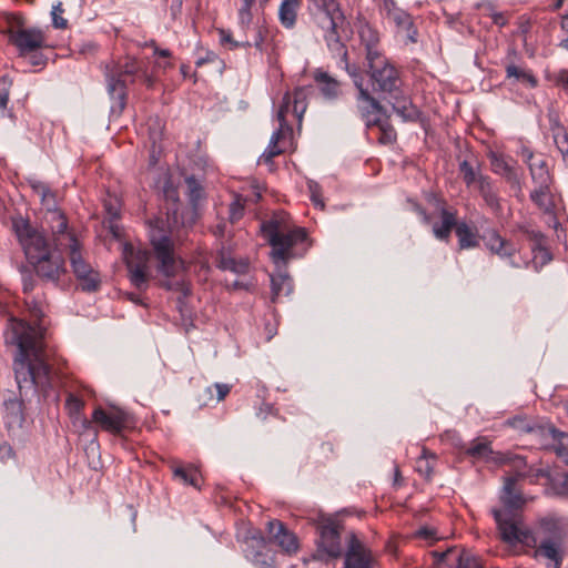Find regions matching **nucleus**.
<instances>
[{
	"label": "nucleus",
	"mask_w": 568,
	"mask_h": 568,
	"mask_svg": "<svg viewBox=\"0 0 568 568\" xmlns=\"http://www.w3.org/2000/svg\"><path fill=\"white\" fill-rule=\"evenodd\" d=\"M548 433L552 439V449L568 464V434L561 433L554 427H549Z\"/></svg>",
	"instance_id": "nucleus-39"
},
{
	"label": "nucleus",
	"mask_w": 568,
	"mask_h": 568,
	"mask_svg": "<svg viewBox=\"0 0 568 568\" xmlns=\"http://www.w3.org/2000/svg\"><path fill=\"white\" fill-rule=\"evenodd\" d=\"M368 128L371 130H377V140L382 144H390L396 139L394 128L383 118L376 116L374 119H368Z\"/></svg>",
	"instance_id": "nucleus-33"
},
{
	"label": "nucleus",
	"mask_w": 568,
	"mask_h": 568,
	"mask_svg": "<svg viewBox=\"0 0 568 568\" xmlns=\"http://www.w3.org/2000/svg\"><path fill=\"white\" fill-rule=\"evenodd\" d=\"M122 257L131 284L140 292L145 291L151 278L149 253L143 250H135L132 244L125 242L122 244Z\"/></svg>",
	"instance_id": "nucleus-9"
},
{
	"label": "nucleus",
	"mask_w": 568,
	"mask_h": 568,
	"mask_svg": "<svg viewBox=\"0 0 568 568\" xmlns=\"http://www.w3.org/2000/svg\"><path fill=\"white\" fill-rule=\"evenodd\" d=\"M456 213L446 209L442 210V223L433 226L434 235L438 240H447L450 235L452 229L456 227Z\"/></svg>",
	"instance_id": "nucleus-36"
},
{
	"label": "nucleus",
	"mask_w": 568,
	"mask_h": 568,
	"mask_svg": "<svg viewBox=\"0 0 568 568\" xmlns=\"http://www.w3.org/2000/svg\"><path fill=\"white\" fill-rule=\"evenodd\" d=\"M490 166L494 173L501 175L510 187L515 191L516 196L521 195L523 185L521 178L516 170V161L503 153L490 152L489 155Z\"/></svg>",
	"instance_id": "nucleus-15"
},
{
	"label": "nucleus",
	"mask_w": 568,
	"mask_h": 568,
	"mask_svg": "<svg viewBox=\"0 0 568 568\" xmlns=\"http://www.w3.org/2000/svg\"><path fill=\"white\" fill-rule=\"evenodd\" d=\"M383 18L393 23L397 32L402 33L408 41H417V31L414 28L410 14L397 7L395 0H383L381 9Z\"/></svg>",
	"instance_id": "nucleus-14"
},
{
	"label": "nucleus",
	"mask_w": 568,
	"mask_h": 568,
	"mask_svg": "<svg viewBox=\"0 0 568 568\" xmlns=\"http://www.w3.org/2000/svg\"><path fill=\"white\" fill-rule=\"evenodd\" d=\"M272 301L275 302L281 295H288L292 290V280L287 274H278L271 277Z\"/></svg>",
	"instance_id": "nucleus-40"
},
{
	"label": "nucleus",
	"mask_w": 568,
	"mask_h": 568,
	"mask_svg": "<svg viewBox=\"0 0 568 568\" xmlns=\"http://www.w3.org/2000/svg\"><path fill=\"white\" fill-rule=\"evenodd\" d=\"M108 229L115 240H121L122 229L119 224H116L115 220L108 221Z\"/></svg>",
	"instance_id": "nucleus-64"
},
{
	"label": "nucleus",
	"mask_w": 568,
	"mask_h": 568,
	"mask_svg": "<svg viewBox=\"0 0 568 568\" xmlns=\"http://www.w3.org/2000/svg\"><path fill=\"white\" fill-rule=\"evenodd\" d=\"M92 423L98 424L103 430L120 434L130 424V415L122 409L114 408L110 412L101 407L94 409Z\"/></svg>",
	"instance_id": "nucleus-16"
},
{
	"label": "nucleus",
	"mask_w": 568,
	"mask_h": 568,
	"mask_svg": "<svg viewBox=\"0 0 568 568\" xmlns=\"http://www.w3.org/2000/svg\"><path fill=\"white\" fill-rule=\"evenodd\" d=\"M104 209L109 215V220H116L120 215L119 202L116 199L104 201Z\"/></svg>",
	"instance_id": "nucleus-54"
},
{
	"label": "nucleus",
	"mask_w": 568,
	"mask_h": 568,
	"mask_svg": "<svg viewBox=\"0 0 568 568\" xmlns=\"http://www.w3.org/2000/svg\"><path fill=\"white\" fill-rule=\"evenodd\" d=\"M301 0H283L278 9V19L286 29H292L296 23Z\"/></svg>",
	"instance_id": "nucleus-32"
},
{
	"label": "nucleus",
	"mask_w": 568,
	"mask_h": 568,
	"mask_svg": "<svg viewBox=\"0 0 568 568\" xmlns=\"http://www.w3.org/2000/svg\"><path fill=\"white\" fill-rule=\"evenodd\" d=\"M22 284H23V293L26 294V296L32 295V292L38 286V280L29 274V275H26L23 277V283Z\"/></svg>",
	"instance_id": "nucleus-57"
},
{
	"label": "nucleus",
	"mask_w": 568,
	"mask_h": 568,
	"mask_svg": "<svg viewBox=\"0 0 568 568\" xmlns=\"http://www.w3.org/2000/svg\"><path fill=\"white\" fill-rule=\"evenodd\" d=\"M343 568H377V559L373 551L353 531L345 536Z\"/></svg>",
	"instance_id": "nucleus-12"
},
{
	"label": "nucleus",
	"mask_w": 568,
	"mask_h": 568,
	"mask_svg": "<svg viewBox=\"0 0 568 568\" xmlns=\"http://www.w3.org/2000/svg\"><path fill=\"white\" fill-rule=\"evenodd\" d=\"M173 226H166L162 219L150 221L149 237L158 262V272L163 276L160 286L166 291L180 292L183 297L191 293L190 284L181 276L185 270L183 260L176 257L172 241Z\"/></svg>",
	"instance_id": "nucleus-4"
},
{
	"label": "nucleus",
	"mask_w": 568,
	"mask_h": 568,
	"mask_svg": "<svg viewBox=\"0 0 568 568\" xmlns=\"http://www.w3.org/2000/svg\"><path fill=\"white\" fill-rule=\"evenodd\" d=\"M307 187L311 194V201L316 207H320L321 210L324 209L325 204L322 197V189L320 184L315 181H308Z\"/></svg>",
	"instance_id": "nucleus-47"
},
{
	"label": "nucleus",
	"mask_w": 568,
	"mask_h": 568,
	"mask_svg": "<svg viewBox=\"0 0 568 568\" xmlns=\"http://www.w3.org/2000/svg\"><path fill=\"white\" fill-rule=\"evenodd\" d=\"M516 478L507 477L504 483L500 499L505 506L504 509L513 511L523 506L525 503L520 494L515 490Z\"/></svg>",
	"instance_id": "nucleus-30"
},
{
	"label": "nucleus",
	"mask_w": 568,
	"mask_h": 568,
	"mask_svg": "<svg viewBox=\"0 0 568 568\" xmlns=\"http://www.w3.org/2000/svg\"><path fill=\"white\" fill-rule=\"evenodd\" d=\"M536 554L555 561L557 567L561 561L559 546L552 540L542 541L537 548Z\"/></svg>",
	"instance_id": "nucleus-43"
},
{
	"label": "nucleus",
	"mask_w": 568,
	"mask_h": 568,
	"mask_svg": "<svg viewBox=\"0 0 568 568\" xmlns=\"http://www.w3.org/2000/svg\"><path fill=\"white\" fill-rule=\"evenodd\" d=\"M361 45L365 50V62L384 57L381 50L379 33L369 23L363 22L358 28Z\"/></svg>",
	"instance_id": "nucleus-21"
},
{
	"label": "nucleus",
	"mask_w": 568,
	"mask_h": 568,
	"mask_svg": "<svg viewBox=\"0 0 568 568\" xmlns=\"http://www.w3.org/2000/svg\"><path fill=\"white\" fill-rule=\"evenodd\" d=\"M185 184L191 203L196 205L204 197V191L201 183L194 176H187L185 179Z\"/></svg>",
	"instance_id": "nucleus-46"
},
{
	"label": "nucleus",
	"mask_w": 568,
	"mask_h": 568,
	"mask_svg": "<svg viewBox=\"0 0 568 568\" xmlns=\"http://www.w3.org/2000/svg\"><path fill=\"white\" fill-rule=\"evenodd\" d=\"M529 173L535 186L554 184V176L549 171L548 163L541 156L535 160L534 164H530Z\"/></svg>",
	"instance_id": "nucleus-29"
},
{
	"label": "nucleus",
	"mask_w": 568,
	"mask_h": 568,
	"mask_svg": "<svg viewBox=\"0 0 568 568\" xmlns=\"http://www.w3.org/2000/svg\"><path fill=\"white\" fill-rule=\"evenodd\" d=\"M529 475H526L524 478H530L532 483L538 481L540 478L548 477V471L542 468H534L529 467Z\"/></svg>",
	"instance_id": "nucleus-59"
},
{
	"label": "nucleus",
	"mask_w": 568,
	"mask_h": 568,
	"mask_svg": "<svg viewBox=\"0 0 568 568\" xmlns=\"http://www.w3.org/2000/svg\"><path fill=\"white\" fill-rule=\"evenodd\" d=\"M230 220L232 223L239 221L243 216L244 204L241 196H236L234 201L230 204Z\"/></svg>",
	"instance_id": "nucleus-51"
},
{
	"label": "nucleus",
	"mask_w": 568,
	"mask_h": 568,
	"mask_svg": "<svg viewBox=\"0 0 568 568\" xmlns=\"http://www.w3.org/2000/svg\"><path fill=\"white\" fill-rule=\"evenodd\" d=\"M12 230L27 261L41 281L59 286L68 274L67 255L81 290L98 291L101 284L100 274L87 261L83 243L74 230L49 240L29 220L22 217L12 220Z\"/></svg>",
	"instance_id": "nucleus-1"
},
{
	"label": "nucleus",
	"mask_w": 568,
	"mask_h": 568,
	"mask_svg": "<svg viewBox=\"0 0 568 568\" xmlns=\"http://www.w3.org/2000/svg\"><path fill=\"white\" fill-rule=\"evenodd\" d=\"M558 131L554 132V142L561 153V155L568 154V134L567 132L561 129L559 125Z\"/></svg>",
	"instance_id": "nucleus-49"
},
{
	"label": "nucleus",
	"mask_w": 568,
	"mask_h": 568,
	"mask_svg": "<svg viewBox=\"0 0 568 568\" xmlns=\"http://www.w3.org/2000/svg\"><path fill=\"white\" fill-rule=\"evenodd\" d=\"M474 187L477 190L481 197L496 190L491 180L487 175L484 179H480L479 183H477Z\"/></svg>",
	"instance_id": "nucleus-53"
},
{
	"label": "nucleus",
	"mask_w": 568,
	"mask_h": 568,
	"mask_svg": "<svg viewBox=\"0 0 568 568\" xmlns=\"http://www.w3.org/2000/svg\"><path fill=\"white\" fill-rule=\"evenodd\" d=\"M264 33L265 29L263 26H256L254 28V37L253 41L248 40L247 36H245V39L242 41H235L233 40L231 33L225 30L220 31V40L222 43L230 44V49H236L240 47H252L254 45L257 50H263V41H264Z\"/></svg>",
	"instance_id": "nucleus-24"
},
{
	"label": "nucleus",
	"mask_w": 568,
	"mask_h": 568,
	"mask_svg": "<svg viewBox=\"0 0 568 568\" xmlns=\"http://www.w3.org/2000/svg\"><path fill=\"white\" fill-rule=\"evenodd\" d=\"M10 459H14V450L9 444L3 443L0 445V460L7 463Z\"/></svg>",
	"instance_id": "nucleus-58"
},
{
	"label": "nucleus",
	"mask_w": 568,
	"mask_h": 568,
	"mask_svg": "<svg viewBox=\"0 0 568 568\" xmlns=\"http://www.w3.org/2000/svg\"><path fill=\"white\" fill-rule=\"evenodd\" d=\"M549 79L561 89L568 91V70L562 69L549 75Z\"/></svg>",
	"instance_id": "nucleus-52"
},
{
	"label": "nucleus",
	"mask_w": 568,
	"mask_h": 568,
	"mask_svg": "<svg viewBox=\"0 0 568 568\" xmlns=\"http://www.w3.org/2000/svg\"><path fill=\"white\" fill-rule=\"evenodd\" d=\"M314 81L326 100H335L341 94V83L327 72L316 70L314 72Z\"/></svg>",
	"instance_id": "nucleus-25"
},
{
	"label": "nucleus",
	"mask_w": 568,
	"mask_h": 568,
	"mask_svg": "<svg viewBox=\"0 0 568 568\" xmlns=\"http://www.w3.org/2000/svg\"><path fill=\"white\" fill-rule=\"evenodd\" d=\"M495 465H508L511 470L515 473L514 478H524L526 475H529L528 466L526 459L520 455H515L511 453H496V456H493Z\"/></svg>",
	"instance_id": "nucleus-26"
},
{
	"label": "nucleus",
	"mask_w": 568,
	"mask_h": 568,
	"mask_svg": "<svg viewBox=\"0 0 568 568\" xmlns=\"http://www.w3.org/2000/svg\"><path fill=\"white\" fill-rule=\"evenodd\" d=\"M464 453L473 459L485 460L487 463H494L493 456H496V453H494L491 448V442L484 436L473 439L468 447L465 448Z\"/></svg>",
	"instance_id": "nucleus-23"
},
{
	"label": "nucleus",
	"mask_w": 568,
	"mask_h": 568,
	"mask_svg": "<svg viewBox=\"0 0 568 568\" xmlns=\"http://www.w3.org/2000/svg\"><path fill=\"white\" fill-rule=\"evenodd\" d=\"M40 200L45 210L41 229H38L40 232H43L45 236L47 233H50L48 239L52 240L72 230L65 214L58 209L57 194L51 189Z\"/></svg>",
	"instance_id": "nucleus-11"
},
{
	"label": "nucleus",
	"mask_w": 568,
	"mask_h": 568,
	"mask_svg": "<svg viewBox=\"0 0 568 568\" xmlns=\"http://www.w3.org/2000/svg\"><path fill=\"white\" fill-rule=\"evenodd\" d=\"M459 173L462 175L463 181L468 187L475 186L477 183H479L480 179H484L486 176L480 172V168L478 164L473 165L467 160L460 162Z\"/></svg>",
	"instance_id": "nucleus-37"
},
{
	"label": "nucleus",
	"mask_w": 568,
	"mask_h": 568,
	"mask_svg": "<svg viewBox=\"0 0 568 568\" xmlns=\"http://www.w3.org/2000/svg\"><path fill=\"white\" fill-rule=\"evenodd\" d=\"M9 41L17 48L20 57H28L45 45V36L37 28H17L9 31Z\"/></svg>",
	"instance_id": "nucleus-13"
},
{
	"label": "nucleus",
	"mask_w": 568,
	"mask_h": 568,
	"mask_svg": "<svg viewBox=\"0 0 568 568\" xmlns=\"http://www.w3.org/2000/svg\"><path fill=\"white\" fill-rule=\"evenodd\" d=\"M26 305L31 314V316L38 321L43 316V306L42 303L37 301L36 296L28 295L26 296Z\"/></svg>",
	"instance_id": "nucleus-48"
},
{
	"label": "nucleus",
	"mask_w": 568,
	"mask_h": 568,
	"mask_svg": "<svg viewBox=\"0 0 568 568\" xmlns=\"http://www.w3.org/2000/svg\"><path fill=\"white\" fill-rule=\"evenodd\" d=\"M530 200L544 213H552L556 207L551 185L535 186L530 193Z\"/></svg>",
	"instance_id": "nucleus-27"
},
{
	"label": "nucleus",
	"mask_w": 568,
	"mask_h": 568,
	"mask_svg": "<svg viewBox=\"0 0 568 568\" xmlns=\"http://www.w3.org/2000/svg\"><path fill=\"white\" fill-rule=\"evenodd\" d=\"M394 101L392 102L394 111L404 119H410L415 115V110L410 101L399 95V90L396 93L389 94Z\"/></svg>",
	"instance_id": "nucleus-42"
},
{
	"label": "nucleus",
	"mask_w": 568,
	"mask_h": 568,
	"mask_svg": "<svg viewBox=\"0 0 568 568\" xmlns=\"http://www.w3.org/2000/svg\"><path fill=\"white\" fill-rule=\"evenodd\" d=\"M216 265L223 271H231L235 274H245L248 270V263L245 260H236L231 252L224 247L217 254Z\"/></svg>",
	"instance_id": "nucleus-28"
},
{
	"label": "nucleus",
	"mask_w": 568,
	"mask_h": 568,
	"mask_svg": "<svg viewBox=\"0 0 568 568\" xmlns=\"http://www.w3.org/2000/svg\"><path fill=\"white\" fill-rule=\"evenodd\" d=\"M520 155L524 160V162L527 164L528 169L530 168V164H534L535 160L538 158L535 156L534 152L529 150L528 148H521Z\"/></svg>",
	"instance_id": "nucleus-63"
},
{
	"label": "nucleus",
	"mask_w": 568,
	"mask_h": 568,
	"mask_svg": "<svg viewBox=\"0 0 568 568\" xmlns=\"http://www.w3.org/2000/svg\"><path fill=\"white\" fill-rule=\"evenodd\" d=\"M28 182H29V185L32 189V191L39 197H41L44 193H47L50 190V186L42 181H39L36 179H30Z\"/></svg>",
	"instance_id": "nucleus-55"
},
{
	"label": "nucleus",
	"mask_w": 568,
	"mask_h": 568,
	"mask_svg": "<svg viewBox=\"0 0 568 568\" xmlns=\"http://www.w3.org/2000/svg\"><path fill=\"white\" fill-rule=\"evenodd\" d=\"M44 328L10 318L4 339L16 347L13 371L20 395L45 393L51 387L52 369L44 346Z\"/></svg>",
	"instance_id": "nucleus-2"
},
{
	"label": "nucleus",
	"mask_w": 568,
	"mask_h": 568,
	"mask_svg": "<svg viewBox=\"0 0 568 568\" xmlns=\"http://www.w3.org/2000/svg\"><path fill=\"white\" fill-rule=\"evenodd\" d=\"M83 407L84 402L81 398L74 394L68 395L65 400V409L72 419L73 426L78 427L81 432H88L92 429V422L82 415Z\"/></svg>",
	"instance_id": "nucleus-22"
},
{
	"label": "nucleus",
	"mask_w": 568,
	"mask_h": 568,
	"mask_svg": "<svg viewBox=\"0 0 568 568\" xmlns=\"http://www.w3.org/2000/svg\"><path fill=\"white\" fill-rule=\"evenodd\" d=\"M7 410L14 415L16 419H21V404L18 400H9L6 403Z\"/></svg>",
	"instance_id": "nucleus-62"
},
{
	"label": "nucleus",
	"mask_w": 568,
	"mask_h": 568,
	"mask_svg": "<svg viewBox=\"0 0 568 568\" xmlns=\"http://www.w3.org/2000/svg\"><path fill=\"white\" fill-rule=\"evenodd\" d=\"M483 200L485 201L486 205L494 212H498L500 210L499 197L496 190L484 196Z\"/></svg>",
	"instance_id": "nucleus-56"
},
{
	"label": "nucleus",
	"mask_w": 568,
	"mask_h": 568,
	"mask_svg": "<svg viewBox=\"0 0 568 568\" xmlns=\"http://www.w3.org/2000/svg\"><path fill=\"white\" fill-rule=\"evenodd\" d=\"M255 0H242V4L239 8V27L243 31L244 36H247L248 31L254 32L256 26H261L260 21L253 22L252 7Z\"/></svg>",
	"instance_id": "nucleus-34"
},
{
	"label": "nucleus",
	"mask_w": 568,
	"mask_h": 568,
	"mask_svg": "<svg viewBox=\"0 0 568 568\" xmlns=\"http://www.w3.org/2000/svg\"><path fill=\"white\" fill-rule=\"evenodd\" d=\"M26 58L29 59V63L33 67H41L45 63V60H44L42 53H40V50L28 54V57H26Z\"/></svg>",
	"instance_id": "nucleus-61"
},
{
	"label": "nucleus",
	"mask_w": 568,
	"mask_h": 568,
	"mask_svg": "<svg viewBox=\"0 0 568 568\" xmlns=\"http://www.w3.org/2000/svg\"><path fill=\"white\" fill-rule=\"evenodd\" d=\"M139 70V65L134 60H128L124 64H112L105 68V78L108 92L120 111L125 106L126 82L125 77L134 75Z\"/></svg>",
	"instance_id": "nucleus-10"
},
{
	"label": "nucleus",
	"mask_w": 568,
	"mask_h": 568,
	"mask_svg": "<svg viewBox=\"0 0 568 568\" xmlns=\"http://www.w3.org/2000/svg\"><path fill=\"white\" fill-rule=\"evenodd\" d=\"M64 12L62 8V3L58 2L52 6L51 16H52V24L54 28L64 29L68 26L67 19L62 18V13Z\"/></svg>",
	"instance_id": "nucleus-50"
},
{
	"label": "nucleus",
	"mask_w": 568,
	"mask_h": 568,
	"mask_svg": "<svg viewBox=\"0 0 568 568\" xmlns=\"http://www.w3.org/2000/svg\"><path fill=\"white\" fill-rule=\"evenodd\" d=\"M507 78H515L517 81L528 83L530 87L537 85L536 78L527 70L516 67L515 64H509L506 67Z\"/></svg>",
	"instance_id": "nucleus-44"
},
{
	"label": "nucleus",
	"mask_w": 568,
	"mask_h": 568,
	"mask_svg": "<svg viewBox=\"0 0 568 568\" xmlns=\"http://www.w3.org/2000/svg\"><path fill=\"white\" fill-rule=\"evenodd\" d=\"M291 132L292 128L288 124H286V126H282V123H280V128L272 134L268 146L261 156L265 163H271L273 158L284 151L278 146V143L286 134H290Z\"/></svg>",
	"instance_id": "nucleus-31"
},
{
	"label": "nucleus",
	"mask_w": 568,
	"mask_h": 568,
	"mask_svg": "<svg viewBox=\"0 0 568 568\" xmlns=\"http://www.w3.org/2000/svg\"><path fill=\"white\" fill-rule=\"evenodd\" d=\"M456 235L458 237L459 247L470 248L478 245L476 234L466 223H458L456 225Z\"/></svg>",
	"instance_id": "nucleus-41"
},
{
	"label": "nucleus",
	"mask_w": 568,
	"mask_h": 568,
	"mask_svg": "<svg viewBox=\"0 0 568 568\" xmlns=\"http://www.w3.org/2000/svg\"><path fill=\"white\" fill-rule=\"evenodd\" d=\"M343 523L332 516H321L316 521V551L314 558L328 562L343 555L342 532Z\"/></svg>",
	"instance_id": "nucleus-6"
},
{
	"label": "nucleus",
	"mask_w": 568,
	"mask_h": 568,
	"mask_svg": "<svg viewBox=\"0 0 568 568\" xmlns=\"http://www.w3.org/2000/svg\"><path fill=\"white\" fill-rule=\"evenodd\" d=\"M214 388L216 389L217 393V402L223 400L231 392V385L224 383H215Z\"/></svg>",
	"instance_id": "nucleus-60"
},
{
	"label": "nucleus",
	"mask_w": 568,
	"mask_h": 568,
	"mask_svg": "<svg viewBox=\"0 0 568 568\" xmlns=\"http://www.w3.org/2000/svg\"><path fill=\"white\" fill-rule=\"evenodd\" d=\"M433 556L437 565L457 562V568H483L478 558L468 551H458L455 548H448L445 551L435 550Z\"/></svg>",
	"instance_id": "nucleus-20"
},
{
	"label": "nucleus",
	"mask_w": 568,
	"mask_h": 568,
	"mask_svg": "<svg viewBox=\"0 0 568 568\" xmlns=\"http://www.w3.org/2000/svg\"><path fill=\"white\" fill-rule=\"evenodd\" d=\"M491 514L497 524L500 539L505 544L510 547L517 545L535 546L536 540L531 531L521 524L514 511L494 508Z\"/></svg>",
	"instance_id": "nucleus-7"
},
{
	"label": "nucleus",
	"mask_w": 568,
	"mask_h": 568,
	"mask_svg": "<svg viewBox=\"0 0 568 568\" xmlns=\"http://www.w3.org/2000/svg\"><path fill=\"white\" fill-rule=\"evenodd\" d=\"M429 458H435L432 453L426 448L422 449V455L417 458L415 468L416 470L426 478H429L433 474L434 463Z\"/></svg>",
	"instance_id": "nucleus-45"
},
{
	"label": "nucleus",
	"mask_w": 568,
	"mask_h": 568,
	"mask_svg": "<svg viewBox=\"0 0 568 568\" xmlns=\"http://www.w3.org/2000/svg\"><path fill=\"white\" fill-rule=\"evenodd\" d=\"M267 532L270 540L276 544L284 552L291 555L297 551L298 540L296 535L290 531L280 520L268 521Z\"/></svg>",
	"instance_id": "nucleus-18"
},
{
	"label": "nucleus",
	"mask_w": 568,
	"mask_h": 568,
	"mask_svg": "<svg viewBox=\"0 0 568 568\" xmlns=\"http://www.w3.org/2000/svg\"><path fill=\"white\" fill-rule=\"evenodd\" d=\"M306 110L305 92L303 89H296L293 93L286 92L277 111V120L282 126H286V116L293 113L301 122Z\"/></svg>",
	"instance_id": "nucleus-17"
},
{
	"label": "nucleus",
	"mask_w": 568,
	"mask_h": 568,
	"mask_svg": "<svg viewBox=\"0 0 568 568\" xmlns=\"http://www.w3.org/2000/svg\"><path fill=\"white\" fill-rule=\"evenodd\" d=\"M484 241L486 247L494 254L498 255L501 258H508L509 264L513 267H520L518 263H516L513 257L518 252L517 246L501 237L496 230H489L484 235Z\"/></svg>",
	"instance_id": "nucleus-19"
},
{
	"label": "nucleus",
	"mask_w": 568,
	"mask_h": 568,
	"mask_svg": "<svg viewBox=\"0 0 568 568\" xmlns=\"http://www.w3.org/2000/svg\"><path fill=\"white\" fill-rule=\"evenodd\" d=\"M375 91L396 93L402 85L398 71L384 55L364 63Z\"/></svg>",
	"instance_id": "nucleus-8"
},
{
	"label": "nucleus",
	"mask_w": 568,
	"mask_h": 568,
	"mask_svg": "<svg viewBox=\"0 0 568 568\" xmlns=\"http://www.w3.org/2000/svg\"><path fill=\"white\" fill-rule=\"evenodd\" d=\"M286 215L280 213L270 221L261 224L263 235L273 247L272 257L275 262L286 263L293 257L291 248L298 243L306 241V232L303 227L290 229L285 222Z\"/></svg>",
	"instance_id": "nucleus-5"
},
{
	"label": "nucleus",
	"mask_w": 568,
	"mask_h": 568,
	"mask_svg": "<svg viewBox=\"0 0 568 568\" xmlns=\"http://www.w3.org/2000/svg\"><path fill=\"white\" fill-rule=\"evenodd\" d=\"M172 471L175 479L185 485H190L195 488L199 487L200 474L196 468L192 466L184 467L181 465H173Z\"/></svg>",
	"instance_id": "nucleus-38"
},
{
	"label": "nucleus",
	"mask_w": 568,
	"mask_h": 568,
	"mask_svg": "<svg viewBox=\"0 0 568 568\" xmlns=\"http://www.w3.org/2000/svg\"><path fill=\"white\" fill-rule=\"evenodd\" d=\"M244 544L246 545L244 551L246 552L247 557L250 555L257 557L265 548V539L258 529H248L244 536Z\"/></svg>",
	"instance_id": "nucleus-35"
},
{
	"label": "nucleus",
	"mask_w": 568,
	"mask_h": 568,
	"mask_svg": "<svg viewBox=\"0 0 568 568\" xmlns=\"http://www.w3.org/2000/svg\"><path fill=\"white\" fill-rule=\"evenodd\" d=\"M314 7L313 13L316 26L323 31V37L328 50L336 57H339L345 64V69L354 79V83L358 89L357 108L368 126V119L376 116L382 118L383 108L378 101L373 98L368 90L363 88L361 77L352 71L347 62V50L341 41L338 29L343 26L345 17L339 9L336 0H310Z\"/></svg>",
	"instance_id": "nucleus-3"
}]
</instances>
